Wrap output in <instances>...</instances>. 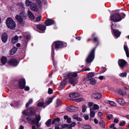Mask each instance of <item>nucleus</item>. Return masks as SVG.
I'll return each mask as SVG.
<instances>
[{"label": "nucleus", "mask_w": 129, "mask_h": 129, "mask_svg": "<svg viewBox=\"0 0 129 129\" xmlns=\"http://www.w3.org/2000/svg\"><path fill=\"white\" fill-rule=\"evenodd\" d=\"M118 93L121 95L124 96L125 95L126 92L124 90L120 89L118 91Z\"/></svg>", "instance_id": "c756f323"}, {"label": "nucleus", "mask_w": 129, "mask_h": 129, "mask_svg": "<svg viewBox=\"0 0 129 129\" xmlns=\"http://www.w3.org/2000/svg\"><path fill=\"white\" fill-rule=\"evenodd\" d=\"M44 103L43 102H39L37 104V106L39 107H41L43 106Z\"/></svg>", "instance_id": "603ef678"}, {"label": "nucleus", "mask_w": 129, "mask_h": 129, "mask_svg": "<svg viewBox=\"0 0 129 129\" xmlns=\"http://www.w3.org/2000/svg\"><path fill=\"white\" fill-rule=\"evenodd\" d=\"M11 41L12 43L13 44H15L17 42V41H15V40L14 39V38H13L11 40Z\"/></svg>", "instance_id": "052dcab7"}, {"label": "nucleus", "mask_w": 129, "mask_h": 129, "mask_svg": "<svg viewBox=\"0 0 129 129\" xmlns=\"http://www.w3.org/2000/svg\"><path fill=\"white\" fill-rule=\"evenodd\" d=\"M126 43H125L124 46V49L126 53V56L127 57H129V52L128 48L126 45H125Z\"/></svg>", "instance_id": "b1692460"}, {"label": "nucleus", "mask_w": 129, "mask_h": 129, "mask_svg": "<svg viewBox=\"0 0 129 129\" xmlns=\"http://www.w3.org/2000/svg\"><path fill=\"white\" fill-rule=\"evenodd\" d=\"M36 109L33 107H30L24 110L22 113L23 115L31 117V116L34 115L36 114Z\"/></svg>", "instance_id": "20e7f679"}, {"label": "nucleus", "mask_w": 129, "mask_h": 129, "mask_svg": "<svg viewBox=\"0 0 129 129\" xmlns=\"http://www.w3.org/2000/svg\"><path fill=\"white\" fill-rule=\"evenodd\" d=\"M78 75V74L77 73H74L73 74L72 73V77L74 78L75 77H77Z\"/></svg>", "instance_id": "5fc2aeb1"}, {"label": "nucleus", "mask_w": 129, "mask_h": 129, "mask_svg": "<svg viewBox=\"0 0 129 129\" xmlns=\"http://www.w3.org/2000/svg\"><path fill=\"white\" fill-rule=\"evenodd\" d=\"M78 108L75 106H71L68 107L67 110L70 112L75 111Z\"/></svg>", "instance_id": "a211bd4d"}, {"label": "nucleus", "mask_w": 129, "mask_h": 129, "mask_svg": "<svg viewBox=\"0 0 129 129\" xmlns=\"http://www.w3.org/2000/svg\"><path fill=\"white\" fill-rule=\"evenodd\" d=\"M67 85V82L66 80L65 79L63 80L60 82V87H62V89H63Z\"/></svg>", "instance_id": "412c9836"}, {"label": "nucleus", "mask_w": 129, "mask_h": 129, "mask_svg": "<svg viewBox=\"0 0 129 129\" xmlns=\"http://www.w3.org/2000/svg\"><path fill=\"white\" fill-rule=\"evenodd\" d=\"M99 108V106L96 104H94L93 107V109L94 110H95L98 109Z\"/></svg>", "instance_id": "58836bf2"}, {"label": "nucleus", "mask_w": 129, "mask_h": 129, "mask_svg": "<svg viewBox=\"0 0 129 129\" xmlns=\"http://www.w3.org/2000/svg\"><path fill=\"white\" fill-rule=\"evenodd\" d=\"M127 73L126 72H124L122 73H120L119 74V76L121 77H125L126 76Z\"/></svg>", "instance_id": "f704fd0d"}, {"label": "nucleus", "mask_w": 129, "mask_h": 129, "mask_svg": "<svg viewBox=\"0 0 129 129\" xmlns=\"http://www.w3.org/2000/svg\"><path fill=\"white\" fill-rule=\"evenodd\" d=\"M109 103L111 106H115L116 105V104L115 103L111 101H109Z\"/></svg>", "instance_id": "c03bdc74"}, {"label": "nucleus", "mask_w": 129, "mask_h": 129, "mask_svg": "<svg viewBox=\"0 0 129 129\" xmlns=\"http://www.w3.org/2000/svg\"><path fill=\"white\" fill-rule=\"evenodd\" d=\"M71 118L70 117H69L67 120V123H70L72 122L71 121Z\"/></svg>", "instance_id": "864d4df0"}, {"label": "nucleus", "mask_w": 129, "mask_h": 129, "mask_svg": "<svg viewBox=\"0 0 129 129\" xmlns=\"http://www.w3.org/2000/svg\"><path fill=\"white\" fill-rule=\"evenodd\" d=\"M87 107L85 105H83L82 107V112L84 113L86 110Z\"/></svg>", "instance_id": "a19ab883"}, {"label": "nucleus", "mask_w": 129, "mask_h": 129, "mask_svg": "<svg viewBox=\"0 0 129 129\" xmlns=\"http://www.w3.org/2000/svg\"><path fill=\"white\" fill-rule=\"evenodd\" d=\"M95 75V73L93 72H90L88 73L87 75V79H90V78H91L93 77Z\"/></svg>", "instance_id": "cd10ccee"}, {"label": "nucleus", "mask_w": 129, "mask_h": 129, "mask_svg": "<svg viewBox=\"0 0 129 129\" xmlns=\"http://www.w3.org/2000/svg\"><path fill=\"white\" fill-rule=\"evenodd\" d=\"M27 14L28 15L29 18L32 20L35 19V17L34 15L30 11H28Z\"/></svg>", "instance_id": "5701e85b"}, {"label": "nucleus", "mask_w": 129, "mask_h": 129, "mask_svg": "<svg viewBox=\"0 0 129 129\" xmlns=\"http://www.w3.org/2000/svg\"><path fill=\"white\" fill-rule=\"evenodd\" d=\"M82 127L85 129H90L91 128V126L88 124L83 125Z\"/></svg>", "instance_id": "c9c22d12"}, {"label": "nucleus", "mask_w": 129, "mask_h": 129, "mask_svg": "<svg viewBox=\"0 0 129 129\" xmlns=\"http://www.w3.org/2000/svg\"><path fill=\"white\" fill-rule=\"evenodd\" d=\"M117 103L121 105H125V102L124 100L122 98H119L117 100Z\"/></svg>", "instance_id": "aec40b11"}, {"label": "nucleus", "mask_w": 129, "mask_h": 129, "mask_svg": "<svg viewBox=\"0 0 129 129\" xmlns=\"http://www.w3.org/2000/svg\"><path fill=\"white\" fill-rule=\"evenodd\" d=\"M45 24L46 26H49L55 24V22L54 20L48 19L45 21Z\"/></svg>", "instance_id": "f8f14e48"}, {"label": "nucleus", "mask_w": 129, "mask_h": 129, "mask_svg": "<svg viewBox=\"0 0 129 129\" xmlns=\"http://www.w3.org/2000/svg\"><path fill=\"white\" fill-rule=\"evenodd\" d=\"M69 81L70 84L73 86H74L78 82L77 80L74 78H71L69 79Z\"/></svg>", "instance_id": "4468645a"}, {"label": "nucleus", "mask_w": 129, "mask_h": 129, "mask_svg": "<svg viewBox=\"0 0 129 129\" xmlns=\"http://www.w3.org/2000/svg\"><path fill=\"white\" fill-rule=\"evenodd\" d=\"M90 117H94L95 115V113L93 111H91V109H90Z\"/></svg>", "instance_id": "79ce46f5"}, {"label": "nucleus", "mask_w": 129, "mask_h": 129, "mask_svg": "<svg viewBox=\"0 0 129 129\" xmlns=\"http://www.w3.org/2000/svg\"><path fill=\"white\" fill-rule=\"evenodd\" d=\"M19 103L17 101H15L14 102V105L15 106L18 107L19 105Z\"/></svg>", "instance_id": "338daca9"}, {"label": "nucleus", "mask_w": 129, "mask_h": 129, "mask_svg": "<svg viewBox=\"0 0 129 129\" xmlns=\"http://www.w3.org/2000/svg\"><path fill=\"white\" fill-rule=\"evenodd\" d=\"M99 124L103 127H104L105 123L104 121L103 120H101L99 122Z\"/></svg>", "instance_id": "4c0bfd02"}, {"label": "nucleus", "mask_w": 129, "mask_h": 129, "mask_svg": "<svg viewBox=\"0 0 129 129\" xmlns=\"http://www.w3.org/2000/svg\"><path fill=\"white\" fill-rule=\"evenodd\" d=\"M36 118L34 119L30 117H27L26 118V119L28 122L30 124H35L36 123H38L41 119L40 115H35Z\"/></svg>", "instance_id": "39448f33"}, {"label": "nucleus", "mask_w": 129, "mask_h": 129, "mask_svg": "<svg viewBox=\"0 0 129 129\" xmlns=\"http://www.w3.org/2000/svg\"><path fill=\"white\" fill-rule=\"evenodd\" d=\"M53 93V90L52 89L50 88H49L48 91V93L49 94H52Z\"/></svg>", "instance_id": "49530a36"}, {"label": "nucleus", "mask_w": 129, "mask_h": 129, "mask_svg": "<svg viewBox=\"0 0 129 129\" xmlns=\"http://www.w3.org/2000/svg\"><path fill=\"white\" fill-rule=\"evenodd\" d=\"M67 45L66 43L59 41H57L53 43L51 46V47L55 50H58L59 49L66 47Z\"/></svg>", "instance_id": "7ed1b4c3"}, {"label": "nucleus", "mask_w": 129, "mask_h": 129, "mask_svg": "<svg viewBox=\"0 0 129 129\" xmlns=\"http://www.w3.org/2000/svg\"><path fill=\"white\" fill-rule=\"evenodd\" d=\"M127 63L125 60L123 59H119L118 61L119 66L122 69L126 66Z\"/></svg>", "instance_id": "9d476101"}, {"label": "nucleus", "mask_w": 129, "mask_h": 129, "mask_svg": "<svg viewBox=\"0 0 129 129\" xmlns=\"http://www.w3.org/2000/svg\"><path fill=\"white\" fill-rule=\"evenodd\" d=\"M53 99V97L47 98L46 100V102L45 103H46L47 105H49L52 102Z\"/></svg>", "instance_id": "bb28decb"}, {"label": "nucleus", "mask_w": 129, "mask_h": 129, "mask_svg": "<svg viewBox=\"0 0 129 129\" xmlns=\"http://www.w3.org/2000/svg\"><path fill=\"white\" fill-rule=\"evenodd\" d=\"M113 117V115L112 114H110L109 115H107L106 116V118L109 120H110L111 118Z\"/></svg>", "instance_id": "de8ad7c7"}, {"label": "nucleus", "mask_w": 129, "mask_h": 129, "mask_svg": "<svg viewBox=\"0 0 129 129\" xmlns=\"http://www.w3.org/2000/svg\"><path fill=\"white\" fill-rule=\"evenodd\" d=\"M88 105L90 107H91L93 105V103L92 102H89L88 103Z\"/></svg>", "instance_id": "774afa93"}, {"label": "nucleus", "mask_w": 129, "mask_h": 129, "mask_svg": "<svg viewBox=\"0 0 129 129\" xmlns=\"http://www.w3.org/2000/svg\"><path fill=\"white\" fill-rule=\"evenodd\" d=\"M24 88V90L25 91H28L29 90L30 88L29 87L27 86L25 87Z\"/></svg>", "instance_id": "4d7b16f0"}, {"label": "nucleus", "mask_w": 129, "mask_h": 129, "mask_svg": "<svg viewBox=\"0 0 129 129\" xmlns=\"http://www.w3.org/2000/svg\"><path fill=\"white\" fill-rule=\"evenodd\" d=\"M125 122L124 121H123L122 122H120L119 124V125L121 126H123L125 125Z\"/></svg>", "instance_id": "8fccbe9b"}, {"label": "nucleus", "mask_w": 129, "mask_h": 129, "mask_svg": "<svg viewBox=\"0 0 129 129\" xmlns=\"http://www.w3.org/2000/svg\"><path fill=\"white\" fill-rule=\"evenodd\" d=\"M8 36L7 34L4 33L2 35L1 40L4 43H6L7 41Z\"/></svg>", "instance_id": "2eb2a0df"}, {"label": "nucleus", "mask_w": 129, "mask_h": 129, "mask_svg": "<svg viewBox=\"0 0 129 129\" xmlns=\"http://www.w3.org/2000/svg\"><path fill=\"white\" fill-rule=\"evenodd\" d=\"M1 62L3 65L6 63L7 60V58L5 56H2L1 58Z\"/></svg>", "instance_id": "393cba45"}, {"label": "nucleus", "mask_w": 129, "mask_h": 129, "mask_svg": "<svg viewBox=\"0 0 129 129\" xmlns=\"http://www.w3.org/2000/svg\"><path fill=\"white\" fill-rule=\"evenodd\" d=\"M76 124V123L75 122H73L71 123V124L72 127H74Z\"/></svg>", "instance_id": "0e129e2a"}, {"label": "nucleus", "mask_w": 129, "mask_h": 129, "mask_svg": "<svg viewBox=\"0 0 129 129\" xmlns=\"http://www.w3.org/2000/svg\"><path fill=\"white\" fill-rule=\"evenodd\" d=\"M17 48L15 47H14L10 51L9 54L10 55H12L14 54L17 52Z\"/></svg>", "instance_id": "4be33fe9"}, {"label": "nucleus", "mask_w": 129, "mask_h": 129, "mask_svg": "<svg viewBox=\"0 0 129 129\" xmlns=\"http://www.w3.org/2000/svg\"><path fill=\"white\" fill-rule=\"evenodd\" d=\"M118 121V120L117 118H115L114 119V122L116 123H117Z\"/></svg>", "instance_id": "680f3d73"}, {"label": "nucleus", "mask_w": 129, "mask_h": 129, "mask_svg": "<svg viewBox=\"0 0 129 129\" xmlns=\"http://www.w3.org/2000/svg\"><path fill=\"white\" fill-rule=\"evenodd\" d=\"M17 5L22 8H24V5L22 3H18Z\"/></svg>", "instance_id": "a18cd8bd"}, {"label": "nucleus", "mask_w": 129, "mask_h": 129, "mask_svg": "<svg viewBox=\"0 0 129 129\" xmlns=\"http://www.w3.org/2000/svg\"><path fill=\"white\" fill-rule=\"evenodd\" d=\"M112 31L113 35L116 38L119 37L121 35V32L117 29L112 28Z\"/></svg>", "instance_id": "ddd939ff"}, {"label": "nucleus", "mask_w": 129, "mask_h": 129, "mask_svg": "<svg viewBox=\"0 0 129 129\" xmlns=\"http://www.w3.org/2000/svg\"><path fill=\"white\" fill-rule=\"evenodd\" d=\"M56 103L58 106L59 105L60 103V100L59 99H57V100Z\"/></svg>", "instance_id": "69168bd1"}, {"label": "nucleus", "mask_w": 129, "mask_h": 129, "mask_svg": "<svg viewBox=\"0 0 129 129\" xmlns=\"http://www.w3.org/2000/svg\"><path fill=\"white\" fill-rule=\"evenodd\" d=\"M72 76V73H68L67 74V75L64 77V79H67L69 78L70 79L71 78H73Z\"/></svg>", "instance_id": "2f4dec72"}, {"label": "nucleus", "mask_w": 129, "mask_h": 129, "mask_svg": "<svg viewBox=\"0 0 129 129\" xmlns=\"http://www.w3.org/2000/svg\"><path fill=\"white\" fill-rule=\"evenodd\" d=\"M53 65H54V66L55 67V69H56V68L57 67L56 63V62H55L54 61V60H53Z\"/></svg>", "instance_id": "e2e57ef3"}, {"label": "nucleus", "mask_w": 129, "mask_h": 129, "mask_svg": "<svg viewBox=\"0 0 129 129\" xmlns=\"http://www.w3.org/2000/svg\"><path fill=\"white\" fill-rule=\"evenodd\" d=\"M27 17V14L26 13L22 11L19 13V15H16L15 18L21 26L24 25V21L23 20H25Z\"/></svg>", "instance_id": "f03ea898"}, {"label": "nucleus", "mask_w": 129, "mask_h": 129, "mask_svg": "<svg viewBox=\"0 0 129 129\" xmlns=\"http://www.w3.org/2000/svg\"><path fill=\"white\" fill-rule=\"evenodd\" d=\"M17 84H15L16 85L18 84V86L21 89H22L24 88L25 86L26 81L24 79L21 78L19 80L17 79Z\"/></svg>", "instance_id": "6e6552de"}, {"label": "nucleus", "mask_w": 129, "mask_h": 129, "mask_svg": "<svg viewBox=\"0 0 129 129\" xmlns=\"http://www.w3.org/2000/svg\"><path fill=\"white\" fill-rule=\"evenodd\" d=\"M37 27L41 31H45L46 29V27L44 25L42 24H38L37 25Z\"/></svg>", "instance_id": "f3484780"}, {"label": "nucleus", "mask_w": 129, "mask_h": 129, "mask_svg": "<svg viewBox=\"0 0 129 129\" xmlns=\"http://www.w3.org/2000/svg\"><path fill=\"white\" fill-rule=\"evenodd\" d=\"M84 119L86 120H88L89 119V116L88 115H84Z\"/></svg>", "instance_id": "bf43d9fd"}, {"label": "nucleus", "mask_w": 129, "mask_h": 129, "mask_svg": "<svg viewBox=\"0 0 129 129\" xmlns=\"http://www.w3.org/2000/svg\"><path fill=\"white\" fill-rule=\"evenodd\" d=\"M19 62H18L17 60L15 58H14L9 60L8 63L9 65L13 67H16L18 64Z\"/></svg>", "instance_id": "1a4fd4ad"}, {"label": "nucleus", "mask_w": 129, "mask_h": 129, "mask_svg": "<svg viewBox=\"0 0 129 129\" xmlns=\"http://www.w3.org/2000/svg\"><path fill=\"white\" fill-rule=\"evenodd\" d=\"M33 3L32 2L29 0H26V4L27 6H29Z\"/></svg>", "instance_id": "ea45409f"}, {"label": "nucleus", "mask_w": 129, "mask_h": 129, "mask_svg": "<svg viewBox=\"0 0 129 129\" xmlns=\"http://www.w3.org/2000/svg\"><path fill=\"white\" fill-rule=\"evenodd\" d=\"M54 49L51 48V56L53 60H54Z\"/></svg>", "instance_id": "e433bc0d"}, {"label": "nucleus", "mask_w": 129, "mask_h": 129, "mask_svg": "<svg viewBox=\"0 0 129 129\" xmlns=\"http://www.w3.org/2000/svg\"><path fill=\"white\" fill-rule=\"evenodd\" d=\"M76 100V102H80L82 101H83L84 99L83 98H79L77 99H76L75 100Z\"/></svg>", "instance_id": "37998d69"}, {"label": "nucleus", "mask_w": 129, "mask_h": 129, "mask_svg": "<svg viewBox=\"0 0 129 129\" xmlns=\"http://www.w3.org/2000/svg\"><path fill=\"white\" fill-rule=\"evenodd\" d=\"M87 80L92 85L95 84L96 83V80L93 78H91L89 79H87Z\"/></svg>", "instance_id": "a878e982"}, {"label": "nucleus", "mask_w": 129, "mask_h": 129, "mask_svg": "<svg viewBox=\"0 0 129 129\" xmlns=\"http://www.w3.org/2000/svg\"><path fill=\"white\" fill-rule=\"evenodd\" d=\"M33 102V100L30 99L29 100L27 103L26 104V107L27 108L29 105H31Z\"/></svg>", "instance_id": "473e14b6"}, {"label": "nucleus", "mask_w": 129, "mask_h": 129, "mask_svg": "<svg viewBox=\"0 0 129 129\" xmlns=\"http://www.w3.org/2000/svg\"><path fill=\"white\" fill-rule=\"evenodd\" d=\"M52 119H48L46 122L45 124L47 127H49L51 125Z\"/></svg>", "instance_id": "c85d7f7f"}, {"label": "nucleus", "mask_w": 129, "mask_h": 129, "mask_svg": "<svg viewBox=\"0 0 129 129\" xmlns=\"http://www.w3.org/2000/svg\"><path fill=\"white\" fill-rule=\"evenodd\" d=\"M13 38L17 42L18 41L19 39L17 35L15 36V37Z\"/></svg>", "instance_id": "13d9d810"}, {"label": "nucleus", "mask_w": 129, "mask_h": 129, "mask_svg": "<svg viewBox=\"0 0 129 129\" xmlns=\"http://www.w3.org/2000/svg\"><path fill=\"white\" fill-rule=\"evenodd\" d=\"M92 41L94 43L96 44V45L95 47L94 48L91 50L86 58L85 61L87 63H91L94 60L95 57V49L99 43V39L97 37L93 38Z\"/></svg>", "instance_id": "f257e3e1"}, {"label": "nucleus", "mask_w": 129, "mask_h": 129, "mask_svg": "<svg viewBox=\"0 0 129 129\" xmlns=\"http://www.w3.org/2000/svg\"><path fill=\"white\" fill-rule=\"evenodd\" d=\"M54 119L55 120V121L56 122H58L60 120V118H59L58 117H57L56 118H55Z\"/></svg>", "instance_id": "6e6d98bb"}, {"label": "nucleus", "mask_w": 129, "mask_h": 129, "mask_svg": "<svg viewBox=\"0 0 129 129\" xmlns=\"http://www.w3.org/2000/svg\"><path fill=\"white\" fill-rule=\"evenodd\" d=\"M111 20L115 22H117L121 21L122 17L119 13H115L111 16Z\"/></svg>", "instance_id": "0eeeda50"}, {"label": "nucleus", "mask_w": 129, "mask_h": 129, "mask_svg": "<svg viewBox=\"0 0 129 129\" xmlns=\"http://www.w3.org/2000/svg\"><path fill=\"white\" fill-rule=\"evenodd\" d=\"M91 96L92 98L98 100L101 98L102 95L101 93L96 92L92 93Z\"/></svg>", "instance_id": "9b49d317"}, {"label": "nucleus", "mask_w": 129, "mask_h": 129, "mask_svg": "<svg viewBox=\"0 0 129 129\" xmlns=\"http://www.w3.org/2000/svg\"><path fill=\"white\" fill-rule=\"evenodd\" d=\"M61 126L63 128H65L67 127L68 124H62L61 125Z\"/></svg>", "instance_id": "3c124183"}, {"label": "nucleus", "mask_w": 129, "mask_h": 129, "mask_svg": "<svg viewBox=\"0 0 129 129\" xmlns=\"http://www.w3.org/2000/svg\"><path fill=\"white\" fill-rule=\"evenodd\" d=\"M73 117L74 119H76L78 121H82V118L80 117H77L76 115H74Z\"/></svg>", "instance_id": "72a5a7b5"}, {"label": "nucleus", "mask_w": 129, "mask_h": 129, "mask_svg": "<svg viewBox=\"0 0 129 129\" xmlns=\"http://www.w3.org/2000/svg\"><path fill=\"white\" fill-rule=\"evenodd\" d=\"M42 18V16H40L36 18V21H40Z\"/></svg>", "instance_id": "09e8293b"}, {"label": "nucleus", "mask_w": 129, "mask_h": 129, "mask_svg": "<svg viewBox=\"0 0 129 129\" xmlns=\"http://www.w3.org/2000/svg\"><path fill=\"white\" fill-rule=\"evenodd\" d=\"M36 2L39 8L42 9V4L41 1L40 0H37Z\"/></svg>", "instance_id": "7c9ffc66"}, {"label": "nucleus", "mask_w": 129, "mask_h": 129, "mask_svg": "<svg viewBox=\"0 0 129 129\" xmlns=\"http://www.w3.org/2000/svg\"><path fill=\"white\" fill-rule=\"evenodd\" d=\"M6 24L7 27L11 29H15L16 24L13 20L11 17L7 18L6 20Z\"/></svg>", "instance_id": "423d86ee"}, {"label": "nucleus", "mask_w": 129, "mask_h": 129, "mask_svg": "<svg viewBox=\"0 0 129 129\" xmlns=\"http://www.w3.org/2000/svg\"><path fill=\"white\" fill-rule=\"evenodd\" d=\"M80 96V94L77 92H73L69 94V96L72 98H74L78 97Z\"/></svg>", "instance_id": "6ab92c4d"}, {"label": "nucleus", "mask_w": 129, "mask_h": 129, "mask_svg": "<svg viewBox=\"0 0 129 129\" xmlns=\"http://www.w3.org/2000/svg\"><path fill=\"white\" fill-rule=\"evenodd\" d=\"M30 8L31 10L35 12H37L39 10L37 5L34 3H32L30 5Z\"/></svg>", "instance_id": "dca6fc26"}]
</instances>
